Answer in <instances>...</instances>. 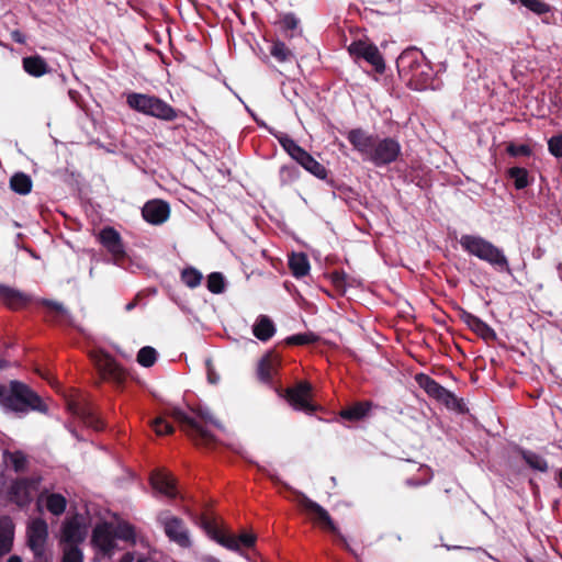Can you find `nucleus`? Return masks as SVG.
I'll use <instances>...</instances> for the list:
<instances>
[{"instance_id": "54", "label": "nucleus", "mask_w": 562, "mask_h": 562, "mask_svg": "<svg viewBox=\"0 0 562 562\" xmlns=\"http://www.w3.org/2000/svg\"><path fill=\"white\" fill-rule=\"evenodd\" d=\"M11 37L14 42L23 44L25 42V36L20 31H13L11 33Z\"/></svg>"}, {"instance_id": "6", "label": "nucleus", "mask_w": 562, "mask_h": 562, "mask_svg": "<svg viewBox=\"0 0 562 562\" xmlns=\"http://www.w3.org/2000/svg\"><path fill=\"white\" fill-rule=\"evenodd\" d=\"M126 103L136 112L162 121L169 122L178 117L177 110L156 95L132 92L127 94Z\"/></svg>"}, {"instance_id": "60", "label": "nucleus", "mask_w": 562, "mask_h": 562, "mask_svg": "<svg viewBox=\"0 0 562 562\" xmlns=\"http://www.w3.org/2000/svg\"><path fill=\"white\" fill-rule=\"evenodd\" d=\"M5 367V361L0 359V369L4 368Z\"/></svg>"}, {"instance_id": "51", "label": "nucleus", "mask_w": 562, "mask_h": 562, "mask_svg": "<svg viewBox=\"0 0 562 562\" xmlns=\"http://www.w3.org/2000/svg\"><path fill=\"white\" fill-rule=\"evenodd\" d=\"M280 176L282 179H295L297 177V170L294 167L282 166L280 169Z\"/></svg>"}, {"instance_id": "33", "label": "nucleus", "mask_w": 562, "mask_h": 562, "mask_svg": "<svg viewBox=\"0 0 562 562\" xmlns=\"http://www.w3.org/2000/svg\"><path fill=\"white\" fill-rule=\"evenodd\" d=\"M3 460L7 465L11 467L15 472H23L27 464L26 456L22 451H5Z\"/></svg>"}, {"instance_id": "20", "label": "nucleus", "mask_w": 562, "mask_h": 562, "mask_svg": "<svg viewBox=\"0 0 562 562\" xmlns=\"http://www.w3.org/2000/svg\"><path fill=\"white\" fill-rule=\"evenodd\" d=\"M41 505L54 516H60L66 510L67 499L61 494L43 491L37 495V512Z\"/></svg>"}, {"instance_id": "44", "label": "nucleus", "mask_w": 562, "mask_h": 562, "mask_svg": "<svg viewBox=\"0 0 562 562\" xmlns=\"http://www.w3.org/2000/svg\"><path fill=\"white\" fill-rule=\"evenodd\" d=\"M318 337L312 333H304V334H297L293 335L286 338V344L289 345H296V346H303V345H310L317 341Z\"/></svg>"}, {"instance_id": "18", "label": "nucleus", "mask_w": 562, "mask_h": 562, "mask_svg": "<svg viewBox=\"0 0 562 562\" xmlns=\"http://www.w3.org/2000/svg\"><path fill=\"white\" fill-rule=\"evenodd\" d=\"M98 239L115 260L124 258V245L121 235L116 229H114L113 227H104L99 233Z\"/></svg>"}, {"instance_id": "36", "label": "nucleus", "mask_w": 562, "mask_h": 562, "mask_svg": "<svg viewBox=\"0 0 562 562\" xmlns=\"http://www.w3.org/2000/svg\"><path fill=\"white\" fill-rule=\"evenodd\" d=\"M522 459L533 470L546 472L548 470V463L544 458L532 451H524Z\"/></svg>"}, {"instance_id": "35", "label": "nucleus", "mask_w": 562, "mask_h": 562, "mask_svg": "<svg viewBox=\"0 0 562 562\" xmlns=\"http://www.w3.org/2000/svg\"><path fill=\"white\" fill-rule=\"evenodd\" d=\"M415 381L430 397H432L441 386L436 380L425 373L416 374Z\"/></svg>"}, {"instance_id": "4", "label": "nucleus", "mask_w": 562, "mask_h": 562, "mask_svg": "<svg viewBox=\"0 0 562 562\" xmlns=\"http://www.w3.org/2000/svg\"><path fill=\"white\" fill-rule=\"evenodd\" d=\"M398 72L416 89L427 88L432 79V68L416 48L404 50L396 60Z\"/></svg>"}, {"instance_id": "42", "label": "nucleus", "mask_w": 562, "mask_h": 562, "mask_svg": "<svg viewBox=\"0 0 562 562\" xmlns=\"http://www.w3.org/2000/svg\"><path fill=\"white\" fill-rule=\"evenodd\" d=\"M207 289L210 292L220 294L225 289L224 277L220 272H212L207 277Z\"/></svg>"}, {"instance_id": "58", "label": "nucleus", "mask_w": 562, "mask_h": 562, "mask_svg": "<svg viewBox=\"0 0 562 562\" xmlns=\"http://www.w3.org/2000/svg\"><path fill=\"white\" fill-rule=\"evenodd\" d=\"M557 268H558V271H559V277L562 280V262H560Z\"/></svg>"}, {"instance_id": "5", "label": "nucleus", "mask_w": 562, "mask_h": 562, "mask_svg": "<svg viewBox=\"0 0 562 562\" xmlns=\"http://www.w3.org/2000/svg\"><path fill=\"white\" fill-rule=\"evenodd\" d=\"M462 249L494 267L501 272H510V267L504 251L479 235H462L459 239Z\"/></svg>"}, {"instance_id": "38", "label": "nucleus", "mask_w": 562, "mask_h": 562, "mask_svg": "<svg viewBox=\"0 0 562 562\" xmlns=\"http://www.w3.org/2000/svg\"><path fill=\"white\" fill-rule=\"evenodd\" d=\"M48 536V526L45 520L37 518V562H50L52 557L43 555L40 551L41 542H44Z\"/></svg>"}, {"instance_id": "17", "label": "nucleus", "mask_w": 562, "mask_h": 562, "mask_svg": "<svg viewBox=\"0 0 562 562\" xmlns=\"http://www.w3.org/2000/svg\"><path fill=\"white\" fill-rule=\"evenodd\" d=\"M87 526L79 516L66 519L61 527V541L65 546H78L87 536Z\"/></svg>"}, {"instance_id": "49", "label": "nucleus", "mask_w": 562, "mask_h": 562, "mask_svg": "<svg viewBox=\"0 0 562 562\" xmlns=\"http://www.w3.org/2000/svg\"><path fill=\"white\" fill-rule=\"evenodd\" d=\"M507 153L513 157L529 156L531 154V149L526 144L516 145L514 143H510L507 146Z\"/></svg>"}, {"instance_id": "37", "label": "nucleus", "mask_w": 562, "mask_h": 562, "mask_svg": "<svg viewBox=\"0 0 562 562\" xmlns=\"http://www.w3.org/2000/svg\"><path fill=\"white\" fill-rule=\"evenodd\" d=\"M202 278V273L193 267L186 268L181 272V281L190 289L199 286Z\"/></svg>"}, {"instance_id": "41", "label": "nucleus", "mask_w": 562, "mask_h": 562, "mask_svg": "<svg viewBox=\"0 0 562 562\" xmlns=\"http://www.w3.org/2000/svg\"><path fill=\"white\" fill-rule=\"evenodd\" d=\"M157 360V351L149 346L143 347L137 353V362L145 367H151Z\"/></svg>"}, {"instance_id": "24", "label": "nucleus", "mask_w": 562, "mask_h": 562, "mask_svg": "<svg viewBox=\"0 0 562 562\" xmlns=\"http://www.w3.org/2000/svg\"><path fill=\"white\" fill-rule=\"evenodd\" d=\"M14 525L9 516L0 517V558L12 550Z\"/></svg>"}, {"instance_id": "22", "label": "nucleus", "mask_w": 562, "mask_h": 562, "mask_svg": "<svg viewBox=\"0 0 562 562\" xmlns=\"http://www.w3.org/2000/svg\"><path fill=\"white\" fill-rule=\"evenodd\" d=\"M0 301L11 310H20L30 303V297L13 288L0 284Z\"/></svg>"}, {"instance_id": "48", "label": "nucleus", "mask_w": 562, "mask_h": 562, "mask_svg": "<svg viewBox=\"0 0 562 562\" xmlns=\"http://www.w3.org/2000/svg\"><path fill=\"white\" fill-rule=\"evenodd\" d=\"M297 24H299V20L296 19V16L292 13L290 14H285L284 16L281 18V20L279 21V25L281 27L282 31L284 32H288V31H294L296 27H297Z\"/></svg>"}, {"instance_id": "15", "label": "nucleus", "mask_w": 562, "mask_h": 562, "mask_svg": "<svg viewBox=\"0 0 562 562\" xmlns=\"http://www.w3.org/2000/svg\"><path fill=\"white\" fill-rule=\"evenodd\" d=\"M91 359L104 381L121 382L123 379L122 369L115 363L112 357L103 352H94Z\"/></svg>"}, {"instance_id": "61", "label": "nucleus", "mask_w": 562, "mask_h": 562, "mask_svg": "<svg viewBox=\"0 0 562 562\" xmlns=\"http://www.w3.org/2000/svg\"><path fill=\"white\" fill-rule=\"evenodd\" d=\"M209 380H210L211 383H215L216 382V379H212V374L211 373L209 374Z\"/></svg>"}, {"instance_id": "47", "label": "nucleus", "mask_w": 562, "mask_h": 562, "mask_svg": "<svg viewBox=\"0 0 562 562\" xmlns=\"http://www.w3.org/2000/svg\"><path fill=\"white\" fill-rule=\"evenodd\" d=\"M548 149L554 157L562 158V135L552 136L548 140Z\"/></svg>"}, {"instance_id": "34", "label": "nucleus", "mask_w": 562, "mask_h": 562, "mask_svg": "<svg viewBox=\"0 0 562 562\" xmlns=\"http://www.w3.org/2000/svg\"><path fill=\"white\" fill-rule=\"evenodd\" d=\"M270 54L279 63H288L294 59L292 50L281 41H273L270 47Z\"/></svg>"}, {"instance_id": "2", "label": "nucleus", "mask_w": 562, "mask_h": 562, "mask_svg": "<svg viewBox=\"0 0 562 562\" xmlns=\"http://www.w3.org/2000/svg\"><path fill=\"white\" fill-rule=\"evenodd\" d=\"M169 415L177 420L181 429L196 443L207 446L214 441L210 426L220 428L221 424L207 409H199L195 416H189L182 409L173 407Z\"/></svg>"}, {"instance_id": "56", "label": "nucleus", "mask_w": 562, "mask_h": 562, "mask_svg": "<svg viewBox=\"0 0 562 562\" xmlns=\"http://www.w3.org/2000/svg\"><path fill=\"white\" fill-rule=\"evenodd\" d=\"M7 562H22L21 558L18 555H12L8 559Z\"/></svg>"}, {"instance_id": "13", "label": "nucleus", "mask_w": 562, "mask_h": 562, "mask_svg": "<svg viewBox=\"0 0 562 562\" xmlns=\"http://www.w3.org/2000/svg\"><path fill=\"white\" fill-rule=\"evenodd\" d=\"M312 386L303 381L285 391V398L290 405L297 411L313 413L316 407L310 401Z\"/></svg>"}, {"instance_id": "23", "label": "nucleus", "mask_w": 562, "mask_h": 562, "mask_svg": "<svg viewBox=\"0 0 562 562\" xmlns=\"http://www.w3.org/2000/svg\"><path fill=\"white\" fill-rule=\"evenodd\" d=\"M280 366V359L277 355L269 352L263 356L257 369L258 379L263 383H271Z\"/></svg>"}, {"instance_id": "25", "label": "nucleus", "mask_w": 562, "mask_h": 562, "mask_svg": "<svg viewBox=\"0 0 562 562\" xmlns=\"http://www.w3.org/2000/svg\"><path fill=\"white\" fill-rule=\"evenodd\" d=\"M42 304L46 310V316L50 321L61 325L72 324L71 315L63 304L48 300L42 301Z\"/></svg>"}, {"instance_id": "57", "label": "nucleus", "mask_w": 562, "mask_h": 562, "mask_svg": "<svg viewBox=\"0 0 562 562\" xmlns=\"http://www.w3.org/2000/svg\"><path fill=\"white\" fill-rule=\"evenodd\" d=\"M134 306H135V302H131V303H128V304L125 306V308H126V311H131V310H133V308H134Z\"/></svg>"}, {"instance_id": "26", "label": "nucleus", "mask_w": 562, "mask_h": 562, "mask_svg": "<svg viewBox=\"0 0 562 562\" xmlns=\"http://www.w3.org/2000/svg\"><path fill=\"white\" fill-rule=\"evenodd\" d=\"M462 319L475 334H477L483 339L492 340L496 338L494 329L479 317L470 313H464Z\"/></svg>"}, {"instance_id": "3", "label": "nucleus", "mask_w": 562, "mask_h": 562, "mask_svg": "<svg viewBox=\"0 0 562 562\" xmlns=\"http://www.w3.org/2000/svg\"><path fill=\"white\" fill-rule=\"evenodd\" d=\"M117 540L134 541L135 530L127 522L113 525L111 522H100L92 531L91 544L98 554L112 557L117 549Z\"/></svg>"}, {"instance_id": "59", "label": "nucleus", "mask_w": 562, "mask_h": 562, "mask_svg": "<svg viewBox=\"0 0 562 562\" xmlns=\"http://www.w3.org/2000/svg\"><path fill=\"white\" fill-rule=\"evenodd\" d=\"M36 373H37V375H41L42 378H44V379H46L48 382H50V381H49V379H48V376H46L45 374H43L38 368H37V370H36Z\"/></svg>"}, {"instance_id": "55", "label": "nucleus", "mask_w": 562, "mask_h": 562, "mask_svg": "<svg viewBox=\"0 0 562 562\" xmlns=\"http://www.w3.org/2000/svg\"><path fill=\"white\" fill-rule=\"evenodd\" d=\"M46 411H47L46 404L40 396H37V412L45 413Z\"/></svg>"}, {"instance_id": "10", "label": "nucleus", "mask_w": 562, "mask_h": 562, "mask_svg": "<svg viewBox=\"0 0 562 562\" xmlns=\"http://www.w3.org/2000/svg\"><path fill=\"white\" fill-rule=\"evenodd\" d=\"M282 148L301 165L306 171L315 176L316 178L324 180L327 178V169L321 162H318L312 155H310L304 148H302L294 139L283 134L278 137Z\"/></svg>"}, {"instance_id": "1", "label": "nucleus", "mask_w": 562, "mask_h": 562, "mask_svg": "<svg viewBox=\"0 0 562 562\" xmlns=\"http://www.w3.org/2000/svg\"><path fill=\"white\" fill-rule=\"evenodd\" d=\"M347 139L364 161L375 167H382L395 162L402 146L394 137H379L363 128H352L347 133Z\"/></svg>"}, {"instance_id": "52", "label": "nucleus", "mask_w": 562, "mask_h": 562, "mask_svg": "<svg viewBox=\"0 0 562 562\" xmlns=\"http://www.w3.org/2000/svg\"><path fill=\"white\" fill-rule=\"evenodd\" d=\"M23 68L29 75L35 77V55L23 59Z\"/></svg>"}, {"instance_id": "19", "label": "nucleus", "mask_w": 562, "mask_h": 562, "mask_svg": "<svg viewBox=\"0 0 562 562\" xmlns=\"http://www.w3.org/2000/svg\"><path fill=\"white\" fill-rule=\"evenodd\" d=\"M142 215L149 224L160 225L169 218L170 207L162 200H150L143 206Z\"/></svg>"}, {"instance_id": "46", "label": "nucleus", "mask_w": 562, "mask_h": 562, "mask_svg": "<svg viewBox=\"0 0 562 562\" xmlns=\"http://www.w3.org/2000/svg\"><path fill=\"white\" fill-rule=\"evenodd\" d=\"M60 66L57 63H47L42 57L37 56V77L48 72H57Z\"/></svg>"}, {"instance_id": "12", "label": "nucleus", "mask_w": 562, "mask_h": 562, "mask_svg": "<svg viewBox=\"0 0 562 562\" xmlns=\"http://www.w3.org/2000/svg\"><path fill=\"white\" fill-rule=\"evenodd\" d=\"M68 409L87 427L97 431L103 429L104 424L97 415L93 406L90 403L83 400H72L68 402Z\"/></svg>"}, {"instance_id": "7", "label": "nucleus", "mask_w": 562, "mask_h": 562, "mask_svg": "<svg viewBox=\"0 0 562 562\" xmlns=\"http://www.w3.org/2000/svg\"><path fill=\"white\" fill-rule=\"evenodd\" d=\"M0 405L9 411L26 413L35 409V393L20 381L0 384Z\"/></svg>"}, {"instance_id": "45", "label": "nucleus", "mask_w": 562, "mask_h": 562, "mask_svg": "<svg viewBox=\"0 0 562 562\" xmlns=\"http://www.w3.org/2000/svg\"><path fill=\"white\" fill-rule=\"evenodd\" d=\"M151 428L158 435H169L173 432V427L164 417H157L151 422Z\"/></svg>"}, {"instance_id": "27", "label": "nucleus", "mask_w": 562, "mask_h": 562, "mask_svg": "<svg viewBox=\"0 0 562 562\" xmlns=\"http://www.w3.org/2000/svg\"><path fill=\"white\" fill-rule=\"evenodd\" d=\"M276 333L273 322L266 315H260L252 326V334L261 341L269 340Z\"/></svg>"}, {"instance_id": "11", "label": "nucleus", "mask_w": 562, "mask_h": 562, "mask_svg": "<svg viewBox=\"0 0 562 562\" xmlns=\"http://www.w3.org/2000/svg\"><path fill=\"white\" fill-rule=\"evenodd\" d=\"M158 521L162 526L166 536L171 541L182 548H189L191 546L189 530L181 518L166 510L158 515Z\"/></svg>"}, {"instance_id": "39", "label": "nucleus", "mask_w": 562, "mask_h": 562, "mask_svg": "<svg viewBox=\"0 0 562 562\" xmlns=\"http://www.w3.org/2000/svg\"><path fill=\"white\" fill-rule=\"evenodd\" d=\"M509 178L514 180L517 190L525 189L528 184V171L525 168L513 167L508 170Z\"/></svg>"}, {"instance_id": "29", "label": "nucleus", "mask_w": 562, "mask_h": 562, "mask_svg": "<svg viewBox=\"0 0 562 562\" xmlns=\"http://www.w3.org/2000/svg\"><path fill=\"white\" fill-rule=\"evenodd\" d=\"M289 267L295 278L305 277L310 272V262L303 252L293 254L289 259Z\"/></svg>"}, {"instance_id": "30", "label": "nucleus", "mask_w": 562, "mask_h": 562, "mask_svg": "<svg viewBox=\"0 0 562 562\" xmlns=\"http://www.w3.org/2000/svg\"><path fill=\"white\" fill-rule=\"evenodd\" d=\"M32 179L23 172L14 173L10 179V188L18 194H27L32 190Z\"/></svg>"}, {"instance_id": "32", "label": "nucleus", "mask_w": 562, "mask_h": 562, "mask_svg": "<svg viewBox=\"0 0 562 562\" xmlns=\"http://www.w3.org/2000/svg\"><path fill=\"white\" fill-rule=\"evenodd\" d=\"M418 475L407 477L405 485L408 487H418L428 484L432 480V471L429 467L420 464L417 467Z\"/></svg>"}, {"instance_id": "53", "label": "nucleus", "mask_w": 562, "mask_h": 562, "mask_svg": "<svg viewBox=\"0 0 562 562\" xmlns=\"http://www.w3.org/2000/svg\"><path fill=\"white\" fill-rule=\"evenodd\" d=\"M134 558L131 553H125L119 562H133ZM137 562H154L150 559H139Z\"/></svg>"}, {"instance_id": "28", "label": "nucleus", "mask_w": 562, "mask_h": 562, "mask_svg": "<svg viewBox=\"0 0 562 562\" xmlns=\"http://www.w3.org/2000/svg\"><path fill=\"white\" fill-rule=\"evenodd\" d=\"M371 408H372V403L369 401L357 402L353 405L342 409L339 415L344 419L358 422V420L362 419L363 417H366L369 414Z\"/></svg>"}, {"instance_id": "14", "label": "nucleus", "mask_w": 562, "mask_h": 562, "mask_svg": "<svg viewBox=\"0 0 562 562\" xmlns=\"http://www.w3.org/2000/svg\"><path fill=\"white\" fill-rule=\"evenodd\" d=\"M34 491L35 479H16L11 483L8 490V498L10 502L16 504L20 507H23L32 502Z\"/></svg>"}, {"instance_id": "31", "label": "nucleus", "mask_w": 562, "mask_h": 562, "mask_svg": "<svg viewBox=\"0 0 562 562\" xmlns=\"http://www.w3.org/2000/svg\"><path fill=\"white\" fill-rule=\"evenodd\" d=\"M432 398L442 403L446 407H448L450 409L461 411V407H462L461 401L452 392H450L442 385L435 393Z\"/></svg>"}, {"instance_id": "43", "label": "nucleus", "mask_w": 562, "mask_h": 562, "mask_svg": "<svg viewBox=\"0 0 562 562\" xmlns=\"http://www.w3.org/2000/svg\"><path fill=\"white\" fill-rule=\"evenodd\" d=\"M63 562H83V553L78 546H64Z\"/></svg>"}, {"instance_id": "50", "label": "nucleus", "mask_w": 562, "mask_h": 562, "mask_svg": "<svg viewBox=\"0 0 562 562\" xmlns=\"http://www.w3.org/2000/svg\"><path fill=\"white\" fill-rule=\"evenodd\" d=\"M27 547L35 553V517H30L26 527Z\"/></svg>"}, {"instance_id": "21", "label": "nucleus", "mask_w": 562, "mask_h": 562, "mask_svg": "<svg viewBox=\"0 0 562 562\" xmlns=\"http://www.w3.org/2000/svg\"><path fill=\"white\" fill-rule=\"evenodd\" d=\"M150 484L156 492L165 495L168 498H175L178 495L175 480L169 473L165 471H155L150 475Z\"/></svg>"}, {"instance_id": "62", "label": "nucleus", "mask_w": 562, "mask_h": 562, "mask_svg": "<svg viewBox=\"0 0 562 562\" xmlns=\"http://www.w3.org/2000/svg\"><path fill=\"white\" fill-rule=\"evenodd\" d=\"M559 477H560V485L562 486V470L559 473Z\"/></svg>"}, {"instance_id": "8", "label": "nucleus", "mask_w": 562, "mask_h": 562, "mask_svg": "<svg viewBox=\"0 0 562 562\" xmlns=\"http://www.w3.org/2000/svg\"><path fill=\"white\" fill-rule=\"evenodd\" d=\"M297 495V504L304 509V512L310 516L311 520L316 524L318 527L330 531L334 533L341 542L344 548L350 552L355 558H359L357 552L349 546L347 539L339 531L338 527L331 519L329 513L322 507L318 503L308 498L305 494L301 492H295Z\"/></svg>"}, {"instance_id": "16", "label": "nucleus", "mask_w": 562, "mask_h": 562, "mask_svg": "<svg viewBox=\"0 0 562 562\" xmlns=\"http://www.w3.org/2000/svg\"><path fill=\"white\" fill-rule=\"evenodd\" d=\"M348 50L352 56L367 60L378 72L384 71V60L375 45L358 41L350 44Z\"/></svg>"}, {"instance_id": "40", "label": "nucleus", "mask_w": 562, "mask_h": 562, "mask_svg": "<svg viewBox=\"0 0 562 562\" xmlns=\"http://www.w3.org/2000/svg\"><path fill=\"white\" fill-rule=\"evenodd\" d=\"M513 3H520L531 12L541 15L550 11V5L541 0H512Z\"/></svg>"}, {"instance_id": "9", "label": "nucleus", "mask_w": 562, "mask_h": 562, "mask_svg": "<svg viewBox=\"0 0 562 562\" xmlns=\"http://www.w3.org/2000/svg\"><path fill=\"white\" fill-rule=\"evenodd\" d=\"M199 525L213 540L233 551H238L240 547L250 548L256 541V537L252 533H243L239 537L226 533L217 526L215 518H211L207 515H202L199 518Z\"/></svg>"}]
</instances>
